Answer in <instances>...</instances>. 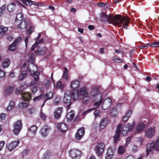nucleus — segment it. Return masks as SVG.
I'll use <instances>...</instances> for the list:
<instances>
[{
	"label": "nucleus",
	"instance_id": "obj_10",
	"mask_svg": "<svg viewBox=\"0 0 159 159\" xmlns=\"http://www.w3.org/2000/svg\"><path fill=\"white\" fill-rule=\"evenodd\" d=\"M19 143L20 141L19 140L13 141L7 143L6 147L10 151H12L17 146Z\"/></svg>",
	"mask_w": 159,
	"mask_h": 159
},
{
	"label": "nucleus",
	"instance_id": "obj_11",
	"mask_svg": "<svg viewBox=\"0 0 159 159\" xmlns=\"http://www.w3.org/2000/svg\"><path fill=\"white\" fill-rule=\"evenodd\" d=\"M27 69L29 72L32 75H33L34 80L35 81H38L39 80V76L40 73L37 72L36 71L33 70L30 68V65L29 64L28 66Z\"/></svg>",
	"mask_w": 159,
	"mask_h": 159
},
{
	"label": "nucleus",
	"instance_id": "obj_19",
	"mask_svg": "<svg viewBox=\"0 0 159 159\" xmlns=\"http://www.w3.org/2000/svg\"><path fill=\"white\" fill-rule=\"evenodd\" d=\"M50 129V128L47 126H45L41 129L40 131V134L43 137H45L48 134V131H49Z\"/></svg>",
	"mask_w": 159,
	"mask_h": 159
},
{
	"label": "nucleus",
	"instance_id": "obj_39",
	"mask_svg": "<svg viewBox=\"0 0 159 159\" xmlns=\"http://www.w3.org/2000/svg\"><path fill=\"white\" fill-rule=\"evenodd\" d=\"M28 103L24 102H21L19 104L18 106L21 108H26L28 106Z\"/></svg>",
	"mask_w": 159,
	"mask_h": 159
},
{
	"label": "nucleus",
	"instance_id": "obj_13",
	"mask_svg": "<svg viewBox=\"0 0 159 159\" xmlns=\"http://www.w3.org/2000/svg\"><path fill=\"white\" fill-rule=\"evenodd\" d=\"M70 95V91L68 90L65 91L63 98V102L65 103H68L70 102L71 98L72 99L71 94Z\"/></svg>",
	"mask_w": 159,
	"mask_h": 159
},
{
	"label": "nucleus",
	"instance_id": "obj_26",
	"mask_svg": "<svg viewBox=\"0 0 159 159\" xmlns=\"http://www.w3.org/2000/svg\"><path fill=\"white\" fill-rule=\"evenodd\" d=\"M26 21L22 20L20 23L17 25L18 28L20 29H26L27 27Z\"/></svg>",
	"mask_w": 159,
	"mask_h": 159
},
{
	"label": "nucleus",
	"instance_id": "obj_24",
	"mask_svg": "<svg viewBox=\"0 0 159 159\" xmlns=\"http://www.w3.org/2000/svg\"><path fill=\"white\" fill-rule=\"evenodd\" d=\"M11 61L9 59L6 58L2 61V65L3 68H6L8 67L10 65Z\"/></svg>",
	"mask_w": 159,
	"mask_h": 159
},
{
	"label": "nucleus",
	"instance_id": "obj_17",
	"mask_svg": "<svg viewBox=\"0 0 159 159\" xmlns=\"http://www.w3.org/2000/svg\"><path fill=\"white\" fill-rule=\"evenodd\" d=\"M155 132L154 129L150 127L146 130L145 134L147 137L151 138L154 135Z\"/></svg>",
	"mask_w": 159,
	"mask_h": 159
},
{
	"label": "nucleus",
	"instance_id": "obj_51",
	"mask_svg": "<svg viewBox=\"0 0 159 159\" xmlns=\"http://www.w3.org/2000/svg\"><path fill=\"white\" fill-rule=\"evenodd\" d=\"M95 108H90L86 111H84L83 113H82V115L83 116H85L86 115L87 113H89L90 111H92Z\"/></svg>",
	"mask_w": 159,
	"mask_h": 159
},
{
	"label": "nucleus",
	"instance_id": "obj_43",
	"mask_svg": "<svg viewBox=\"0 0 159 159\" xmlns=\"http://www.w3.org/2000/svg\"><path fill=\"white\" fill-rule=\"evenodd\" d=\"M6 6L5 4H4L0 8V17L3 14V11L6 10Z\"/></svg>",
	"mask_w": 159,
	"mask_h": 159
},
{
	"label": "nucleus",
	"instance_id": "obj_2",
	"mask_svg": "<svg viewBox=\"0 0 159 159\" xmlns=\"http://www.w3.org/2000/svg\"><path fill=\"white\" fill-rule=\"evenodd\" d=\"M135 125V122L134 120L133 121L132 124L128 123L123 128L122 127V124H119L118 125L115 131L116 134L113 137L114 143H116L119 141L120 135L121 134L123 136H126L129 131H131L133 129Z\"/></svg>",
	"mask_w": 159,
	"mask_h": 159
},
{
	"label": "nucleus",
	"instance_id": "obj_37",
	"mask_svg": "<svg viewBox=\"0 0 159 159\" xmlns=\"http://www.w3.org/2000/svg\"><path fill=\"white\" fill-rule=\"evenodd\" d=\"M29 59L28 61L29 62H32L34 60V54L32 53H30L28 55Z\"/></svg>",
	"mask_w": 159,
	"mask_h": 159
},
{
	"label": "nucleus",
	"instance_id": "obj_15",
	"mask_svg": "<svg viewBox=\"0 0 159 159\" xmlns=\"http://www.w3.org/2000/svg\"><path fill=\"white\" fill-rule=\"evenodd\" d=\"M63 110L62 107H58L54 111V115L56 119H59L61 116Z\"/></svg>",
	"mask_w": 159,
	"mask_h": 159
},
{
	"label": "nucleus",
	"instance_id": "obj_12",
	"mask_svg": "<svg viewBox=\"0 0 159 159\" xmlns=\"http://www.w3.org/2000/svg\"><path fill=\"white\" fill-rule=\"evenodd\" d=\"M115 150V149L114 147H109L107 151L106 159H111L114 156L113 153Z\"/></svg>",
	"mask_w": 159,
	"mask_h": 159
},
{
	"label": "nucleus",
	"instance_id": "obj_31",
	"mask_svg": "<svg viewBox=\"0 0 159 159\" xmlns=\"http://www.w3.org/2000/svg\"><path fill=\"white\" fill-rule=\"evenodd\" d=\"M77 91L78 92V95L79 96V94H80V95L84 96L85 97H86L88 95V93L86 91V90L84 88H81L80 91H79L77 90Z\"/></svg>",
	"mask_w": 159,
	"mask_h": 159
},
{
	"label": "nucleus",
	"instance_id": "obj_29",
	"mask_svg": "<svg viewBox=\"0 0 159 159\" xmlns=\"http://www.w3.org/2000/svg\"><path fill=\"white\" fill-rule=\"evenodd\" d=\"M64 84H62L61 82L60 81H58L56 84V88L57 89H60L62 91H63L64 90Z\"/></svg>",
	"mask_w": 159,
	"mask_h": 159
},
{
	"label": "nucleus",
	"instance_id": "obj_9",
	"mask_svg": "<svg viewBox=\"0 0 159 159\" xmlns=\"http://www.w3.org/2000/svg\"><path fill=\"white\" fill-rule=\"evenodd\" d=\"M70 157L72 158H80L81 153L80 151L77 149H72L69 152Z\"/></svg>",
	"mask_w": 159,
	"mask_h": 159
},
{
	"label": "nucleus",
	"instance_id": "obj_56",
	"mask_svg": "<svg viewBox=\"0 0 159 159\" xmlns=\"http://www.w3.org/2000/svg\"><path fill=\"white\" fill-rule=\"evenodd\" d=\"M38 45L37 42H35V43L32 46L31 48V51L34 50V49L37 47Z\"/></svg>",
	"mask_w": 159,
	"mask_h": 159
},
{
	"label": "nucleus",
	"instance_id": "obj_55",
	"mask_svg": "<svg viewBox=\"0 0 159 159\" xmlns=\"http://www.w3.org/2000/svg\"><path fill=\"white\" fill-rule=\"evenodd\" d=\"M5 75V72L0 69V78L4 77Z\"/></svg>",
	"mask_w": 159,
	"mask_h": 159
},
{
	"label": "nucleus",
	"instance_id": "obj_44",
	"mask_svg": "<svg viewBox=\"0 0 159 159\" xmlns=\"http://www.w3.org/2000/svg\"><path fill=\"white\" fill-rule=\"evenodd\" d=\"M148 46L154 47H159V41L157 42H154L152 44L149 43Z\"/></svg>",
	"mask_w": 159,
	"mask_h": 159
},
{
	"label": "nucleus",
	"instance_id": "obj_4",
	"mask_svg": "<svg viewBox=\"0 0 159 159\" xmlns=\"http://www.w3.org/2000/svg\"><path fill=\"white\" fill-rule=\"evenodd\" d=\"M159 151V140H157L154 143H149L146 146V155L148 156L153 150Z\"/></svg>",
	"mask_w": 159,
	"mask_h": 159
},
{
	"label": "nucleus",
	"instance_id": "obj_1",
	"mask_svg": "<svg viewBox=\"0 0 159 159\" xmlns=\"http://www.w3.org/2000/svg\"><path fill=\"white\" fill-rule=\"evenodd\" d=\"M100 16L102 20L125 29H128V24L130 23V20L128 17L116 15L113 17L111 16L107 15L105 12H101Z\"/></svg>",
	"mask_w": 159,
	"mask_h": 159
},
{
	"label": "nucleus",
	"instance_id": "obj_3",
	"mask_svg": "<svg viewBox=\"0 0 159 159\" xmlns=\"http://www.w3.org/2000/svg\"><path fill=\"white\" fill-rule=\"evenodd\" d=\"M80 84V81L78 80L72 81L70 84V87L73 89L71 91L72 99L75 101L79 98L78 87Z\"/></svg>",
	"mask_w": 159,
	"mask_h": 159
},
{
	"label": "nucleus",
	"instance_id": "obj_49",
	"mask_svg": "<svg viewBox=\"0 0 159 159\" xmlns=\"http://www.w3.org/2000/svg\"><path fill=\"white\" fill-rule=\"evenodd\" d=\"M102 98H101L99 101L96 102H95L94 104V106L96 107H98L102 103Z\"/></svg>",
	"mask_w": 159,
	"mask_h": 159
},
{
	"label": "nucleus",
	"instance_id": "obj_64",
	"mask_svg": "<svg viewBox=\"0 0 159 159\" xmlns=\"http://www.w3.org/2000/svg\"><path fill=\"white\" fill-rule=\"evenodd\" d=\"M98 5L100 7H104L105 6L106 4L104 2H101L98 3Z\"/></svg>",
	"mask_w": 159,
	"mask_h": 159
},
{
	"label": "nucleus",
	"instance_id": "obj_62",
	"mask_svg": "<svg viewBox=\"0 0 159 159\" xmlns=\"http://www.w3.org/2000/svg\"><path fill=\"white\" fill-rule=\"evenodd\" d=\"M126 159H135L134 157V156L130 155L126 157Z\"/></svg>",
	"mask_w": 159,
	"mask_h": 159
},
{
	"label": "nucleus",
	"instance_id": "obj_32",
	"mask_svg": "<svg viewBox=\"0 0 159 159\" xmlns=\"http://www.w3.org/2000/svg\"><path fill=\"white\" fill-rule=\"evenodd\" d=\"M8 30V28L4 27L2 25H0V34L2 35H4L7 33Z\"/></svg>",
	"mask_w": 159,
	"mask_h": 159
},
{
	"label": "nucleus",
	"instance_id": "obj_28",
	"mask_svg": "<svg viewBox=\"0 0 159 159\" xmlns=\"http://www.w3.org/2000/svg\"><path fill=\"white\" fill-rule=\"evenodd\" d=\"M52 155V152L49 151L47 150L43 154L42 159H50Z\"/></svg>",
	"mask_w": 159,
	"mask_h": 159
},
{
	"label": "nucleus",
	"instance_id": "obj_46",
	"mask_svg": "<svg viewBox=\"0 0 159 159\" xmlns=\"http://www.w3.org/2000/svg\"><path fill=\"white\" fill-rule=\"evenodd\" d=\"M113 60L116 62H122V60L120 59L118 57L115 56L113 57Z\"/></svg>",
	"mask_w": 159,
	"mask_h": 159
},
{
	"label": "nucleus",
	"instance_id": "obj_40",
	"mask_svg": "<svg viewBox=\"0 0 159 159\" xmlns=\"http://www.w3.org/2000/svg\"><path fill=\"white\" fill-rule=\"evenodd\" d=\"M125 148L123 146H120L118 149V152L120 154H123L125 152Z\"/></svg>",
	"mask_w": 159,
	"mask_h": 159
},
{
	"label": "nucleus",
	"instance_id": "obj_38",
	"mask_svg": "<svg viewBox=\"0 0 159 159\" xmlns=\"http://www.w3.org/2000/svg\"><path fill=\"white\" fill-rule=\"evenodd\" d=\"M23 15L21 13H19L17 14L16 19V21L17 20H22L23 19Z\"/></svg>",
	"mask_w": 159,
	"mask_h": 159
},
{
	"label": "nucleus",
	"instance_id": "obj_30",
	"mask_svg": "<svg viewBox=\"0 0 159 159\" xmlns=\"http://www.w3.org/2000/svg\"><path fill=\"white\" fill-rule=\"evenodd\" d=\"M90 95L93 97H95L99 94V91L98 88L96 87L93 89L90 92Z\"/></svg>",
	"mask_w": 159,
	"mask_h": 159
},
{
	"label": "nucleus",
	"instance_id": "obj_34",
	"mask_svg": "<svg viewBox=\"0 0 159 159\" xmlns=\"http://www.w3.org/2000/svg\"><path fill=\"white\" fill-rule=\"evenodd\" d=\"M64 71L62 75V77L65 79L67 80L68 78V69L65 67L64 68Z\"/></svg>",
	"mask_w": 159,
	"mask_h": 159
},
{
	"label": "nucleus",
	"instance_id": "obj_5",
	"mask_svg": "<svg viewBox=\"0 0 159 159\" xmlns=\"http://www.w3.org/2000/svg\"><path fill=\"white\" fill-rule=\"evenodd\" d=\"M16 93L17 94H20L22 100L24 101H29L31 99L32 95L29 92H22L19 89H16Z\"/></svg>",
	"mask_w": 159,
	"mask_h": 159
},
{
	"label": "nucleus",
	"instance_id": "obj_58",
	"mask_svg": "<svg viewBox=\"0 0 159 159\" xmlns=\"http://www.w3.org/2000/svg\"><path fill=\"white\" fill-rule=\"evenodd\" d=\"M36 81H35V80L34 81H32L30 82V83L29 84V86H34L36 84Z\"/></svg>",
	"mask_w": 159,
	"mask_h": 159
},
{
	"label": "nucleus",
	"instance_id": "obj_7",
	"mask_svg": "<svg viewBox=\"0 0 159 159\" xmlns=\"http://www.w3.org/2000/svg\"><path fill=\"white\" fill-rule=\"evenodd\" d=\"M21 38L20 37L17 38L16 39L13 43H12L9 47V49L10 50L13 51L16 50L17 48L18 45L22 42Z\"/></svg>",
	"mask_w": 159,
	"mask_h": 159
},
{
	"label": "nucleus",
	"instance_id": "obj_52",
	"mask_svg": "<svg viewBox=\"0 0 159 159\" xmlns=\"http://www.w3.org/2000/svg\"><path fill=\"white\" fill-rule=\"evenodd\" d=\"M94 114L96 117H100V111L98 110H96L94 112Z\"/></svg>",
	"mask_w": 159,
	"mask_h": 159
},
{
	"label": "nucleus",
	"instance_id": "obj_6",
	"mask_svg": "<svg viewBox=\"0 0 159 159\" xmlns=\"http://www.w3.org/2000/svg\"><path fill=\"white\" fill-rule=\"evenodd\" d=\"M105 145L104 143H98L95 147V150L96 154L98 156H101L103 153Z\"/></svg>",
	"mask_w": 159,
	"mask_h": 159
},
{
	"label": "nucleus",
	"instance_id": "obj_25",
	"mask_svg": "<svg viewBox=\"0 0 159 159\" xmlns=\"http://www.w3.org/2000/svg\"><path fill=\"white\" fill-rule=\"evenodd\" d=\"M16 7V4L14 3H12L8 5L7 9L9 12H12L15 11Z\"/></svg>",
	"mask_w": 159,
	"mask_h": 159
},
{
	"label": "nucleus",
	"instance_id": "obj_20",
	"mask_svg": "<svg viewBox=\"0 0 159 159\" xmlns=\"http://www.w3.org/2000/svg\"><path fill=\"white\" fill-rule=\"evenodd\" d=\"M52 96L53 93L51 92L47 93L45 95L43 94V99L45 100L41 106V107H42L43 106L46 102L48 100L50 99Z\"/></svg>",
	"mask_w": 159,
	"mask_h": 159
},
{
	"label": "nucleus",
	"instance_id": "obj_23",
	"mask_svg": "<svg viewBox=\"0 0 159 159\" xmlns=\"http://www.w3.org/2000/svg\"><path fill=\"white\" fill-rule=\"evenodd\" d=\"M37 129V127L35 125H32L29 128H28V134H32L33 136H34L35 134V132Z\"/></svg>",
	"mask_w": 159,
	"mask_h": 159
},
{
	"label": "nucleus",
	"instance_id": "obj_18",
	"mask_svg": "<svg viewBox=\"0 0 159 159\" xmlns=\"http://www.w3.org/2000/svg\"><path fill=\"white\" fill-rule=\"evenodd\" d=\"M47 49L45 46H39L38 48L37 53L39 55H43L46 52Z\"/></svg>",
	"mask_w": 159,
	"mask_h": 159
},
{
	"label": "nucleus",
	"instance_id": "obj_45",
	"mask_svg": "<svg viewBox=\"0 0 159 159\" xmlns=\"http://www.w3.org/2000/svg\"><path fill=\"white\" fill-rule=\"evenodd\" d=\"M40 116L41 118L43 120H45L47 117V116L43 113L42 111H41Z\"/></svg>",
	"mask_w": 159,
	"mask_h": 159
},
{
	"label": "nucleus",
	"instance_id": "obj_54",
	"mask_svg": "<svg viewBox=\"0 0 159 159\" xmlns=\"http://www.w3.org/2000/svg\"><path fill=\"white\" fill-rule=\"evenodd\" d=\"M5 144V142L4 141H1L0 142V151L3 149Z\"/></svg>",
	"mask_w": 159,
	"mask_h": 159
},
{
	"label": "nucleus",
	"instance_id": "obj_63",
	"mask_svg": "<svg viewBox=\"0 0 159 159\" xmlns=\"http://www.w3.org/2000/svg\"><path fill=\"white\" fill-rule=\"evenodd\" d=\"M131 139V136H129L127 138V139H126V142L127 143H129L130 142V141Z\"/></svg>",
	"mask_w": 159,
	"mask_h": 159
},
{
	"label": "nucleus",
	"instance_id": "obj_60",
	"mask_svg": "<svg viewBox=\"0 0 159 159\" xmlns=\"http://www.w3.org/2000/svg\"><path fill=\"white\" fill-rule=\"evenodd\" d=\"M14 102L11 100L10 102L9 106L13 108H14Z\"/></svg>",
	"mask_w": 159,
	"mask_h": 159
},
{
	"label": "nucleus",
	"instance_id": "obj_8",
	"mask_svg": "<svg viewBox=\"0 0 159 159\" xmlns=\"http://www.w3.org/2000/svg\"><path fill=\"white\" fill-rule=\"evenodd\" d=\"M22 123L20 120H17L15 122L14 125L13 131L16 134H17L21 130Z\"/></svg>",
	"mask_w": 159,
	"mask_h": 159
},
{
	"label": "nucleus",
	"instance_id": "obj_47",
	"mask_svg": "<svg viewBox=\"0 0 159 159\" xmlns=\"http://www.w3.org/2000/svg\"><path fill=\"white\" fill-rule=\"evenodd\" d=\"M43 94H41L39 96L35 97L33 99L34 101H39L41 100L42 98H43Z\"/></svg>",
	"mask_w": 159,
	"mask_h": 159
},
{
	"label": "nucleus",
	"instance_id": "obj_22",
	"mask_svg": "<svg viewBox=\"0 0 159 159\" xmlns=\"http://www.w3.org/2000/svg\"><path fill=\"white\" fill-rule=\"evenodd\" d=\"M145 127V125L142 122L139 123L136 127V131L139 133L144 129Z\"/></svg>",
	"mask_w": 159,
	"mask_h": 159
},
{
	"label": "nucleus",
	"instance_id": "obj_53",
	"mask_svg": "<svg viewBox=\"0 0 159 159\" xmlns=\"http://www.w3.org/2000/svg\"><path fill=\"white\" fill-rule=\"evenodd\" d=\"M6 114L4 113H1L0 116V119L2 120H4L6 118Z\"/></svg>",
	"mask_w": 159,
	"mask_h": 159
},
{
	"label": "nucleus",
	"instance_id": "obj_48",
	"mask_svg": "<svg viewBox=\"0 0 159 159\" xmlns=\"http://www.w3.org/2000/svg\"><path fill=\"white\" fill-rule=\"evenodd\" d=\"M38 90L37 87L36 86H34L31 88V91L33 94H35L37 91Z\"/></svg>",
	"mask_w": 159,
	"mask_h": 159
},
{
	"label": "nucleus",
	"instance_id": "obj_61",
	"mask_svg": "<svg viewBox=\"0 0 159 159\" xmlns=\"http://www.w3.org/2000/svg\"><path fill=\"white\" fill-rule=\"evenodd\" d=\"M59 100H57V99H55L54 101V104L56 105H58L59 104Z\"/></svg>",
	"mask_w": 159,
	"mask_h": 159
},
{
	"label": "nucleus",
	"instance_id": "obj_41",
	"mask_svg": "<svg viewBox=\"0 0 159 159\" xmlns=\"http://www.w3.org/2000/svg\"><path fill=\"white\" fill-rule=\"evenodd\" d=\"M21 2L23 4L27 6L29 5L30 6L32 5V1L30 0H22Z\"/></svg>",
	"mask_w": 159,
	"mask_h": 159
},
{
	"label": "nucleus",
	"instance_id": "obj_36",
	"mask_svg": "<svg viewBox=\"0 0 159 159\" xmlns=\"http://www.w3.org/2000/svg\"><path fill=\"white\" fill-rule=\"evenodd\" d=\"M110 113L113 117H116L117 114L116 109V108H113L112 110H111Z\"/></svg>",
	"mask_w": 159,
	"mask_h": 159
},
{
	"label": "nucleus",
	"instance_id": "obj_27",
	"mask_svg": "<svg viewBox=\"0 0 159 159\" xmlns=\"http://www.w3.org/2000/svg\"><path fill=\"white\" fill-rule=\"evenodd\" d=\"M132 113V111L131 110L128 111L123 118L122 120L123 121L126 122L130 117Z\"/></svg>",
	"mask_w": 159,
	"mask_h": 159
},
{
	"label": "nucleus",
	"instance_id": "obj_42",
	"mask_svg": "<svg viewBox=\"0 0 159 159\" xmlns=\"http://www.w3.org/2000/svg\"><path fill=\"white\" fill-rule=\"evenodd\" d=\"M66 117L68 120H71L74 117V114L71 112H70L67 115Z\"/></svg>",
	"mask_w": 159,
	"mask_h": 159
},
{
	"label": "nucleus",
	"instance_id": "obj_57",
	"mask_svg": "<svg viewBox=\"0 0 159 159\" xmlns=\"http://www.w3.org/2000/svg\"><path fill=\"white\" fill-rule=\"evenodd\" d=\"M138 150L137 147L136 145H134L132 147V151L134 152H135L137 151Z\"/></svg>",
	"mask_w": 159,
	"mask_h": 159
},
{
	"label": "nucleus",
	"instance_id": "obj_21",
	"mask_svg": "<svg viewBox=\"0 0 159 159\" xmlns=\"http://www.w3.org/2000/svg\"><path fill=\"white\" fill-rule=\"evenodd\" d=\"M84 132V128H81L75 134V138L77 139H81L83 136Z\"/></svg>",
	"mask_w": 159,
	"mask_h": 159
},
{
	"label": "nucleus",
	"instance_id": "obj_33",
	"mask_svg": "<svg viewBox=\"0 0 159 159\" xmlns=\"http://www.w3.org/2000/svg\"><path fill=\"white\" fill-rule=\"evenodd\" d=\"M14 88L11 87H9L5 88V92L6 95H8L11 94L13 91Z\"/></svg>",
	"mask_w": 159,
	"mask_h": 159
},
{
	"label": "nucleus",
	"instance_id": "obj_50",
	"mask_svg": "<svg viewBox=\"0 0 159 159\" xmlns=\"http://www.w3.org/2000/svg\"><path fill=\"white\" fill-rule=\"evenodd\" d=\"M28 86H29V84L27 85L26 84H24L23 85H21L20 88H18L17 89H19L21 91H22V90H24L27 88Z\"/></svg>",
	"mask_w": 159,
	"mask_h": 159
},
{
	"label": "nucleus",
	"instance_id": "obj_14",
	"mask_svg": "<svg viewBox=\"0 0 159 159\" xmlns=\"http://www.w3.org/2000/svg\"><path fill=\"white\" fill-rule=\"evenodd\" d=\"M57 127L62 133L65 132L68 129L67 125L63 123H58L57 125Z\"/></svg>",
	"mask_w": 159,
	"mask_h": 159
},
{
	"label": "nucleus",
	"instance_id": "obj_35",
	"mask_svg": "<svg viewBox=\"0 0 159 159\" xmlns=\"http://www.w3.org/2000/svg\"><path fill=\"white\" fill-rule=\"evenodd\" d=\"M27 72L26 71H24L20 75L19 77V80H22L27 76Z\"/></svg>",
	"mask_w": 159,
	"mask_h": 159
},
{
	"label": "nucleus",
	"instance_id": "obj_16",
	"mask_svg": "<svg viewBox=\"0 0 159 159\" xmlns=\"http://www.w3.org/2000/svg\"><path fill=\"white\" fill-rule=\"evenodd\" d=\"M110 120L107 118H102L100 123V127L101 129H104L106 125L109 123Z\"/></svg>",
	"mask_w": 159,
	"mask_h": 159
},
{
	"label": "nucleus",
	"instance_id": "obj_59",
	"mask_svg": "<svg viewBox=\"0 0 159 159\" xmlns=\"http://www.w3.org/2000/svg\"><path fill=\"white\" fill-rule=\"evenodd\" d=\"M34 27L33 26H31L30 28L28 30V32L29 34H31L32 32L34 31Z\"/></svg>",
	"mask_w": 159,
	"mask_h": 159
}]
</instances>
